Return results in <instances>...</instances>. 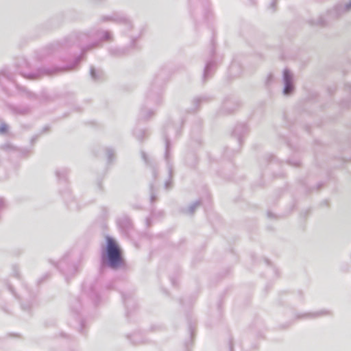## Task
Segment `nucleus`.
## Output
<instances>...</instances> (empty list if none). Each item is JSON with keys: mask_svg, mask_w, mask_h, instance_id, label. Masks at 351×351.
Segmentation results:
<instances>
[{"mask_svg": "<svg viewBox=\"0 0 351 351\" xmlns=\"http://www.w3.org/2000/svg\"><path fill=\"white\" fill-rule=\"evenodd\" d=\"M107 243V254L109 265L112 268H117L123 263L121 250L113 239L108 238Z\"/></svg>", "mask_w": 351, "mask_h": 351, "instance_id": "1", "label": "nucleus"}, {"mask_svg": "<svg viewBox=\"0 0 351 351\" xmlns=\"http://www.w3.org/2000/svg\"><path fill=\"white\" fill-rule=\"evenodd\" d=\"M4 131H5V127H3V128H1V132H4Z\"/></svg>", "mask_w": 351, "mask_h": 351, "instance_id": "5", "label": "nucleus"}, {"mask_svg": "<svg viewBox=\"0 0 351 351\" xmlns=\"http://www.w3.org/2000/svg\"><path fill=\"white\" fill-rule=\"evenodd\" d=\"M283 95L289 96L292 95L295 90V82L293 73L288 69L283 71Z\"/></svg>", "mask_w": 351, "mask_h": 351, "instance_id": "2", "label": "nucleus"}, {"mask_svg": "<svg viewBox=\"0 0 351 351\" xmlns=\"http://www.w3.org/2000/svg\"><path fill=\"white\" fill-rule=\"evenodd\" d=\"M272 78H273V75L271 74H269L267 77L268 81L271 80Z\"/></svg>", "mask_w": 351, "mask_h": 351, "instance_id": "4", "label": "nucleus"}, {"mask_svg": "<svg viewBox=\"0 0 351 351\" xmlns=\"http://www.w3.org/2000/svg\"><path fill=\"white\" fill-rule=\"evenodd\" d=\"M339 9L340 10L341 13L349 11L350 10H351V1L344 5L339 6Z\"/></svg>", "mask_w": 351, "mask_h": 351, "instance_id": "3", "label": "nucleus"}]
</instances>
